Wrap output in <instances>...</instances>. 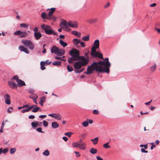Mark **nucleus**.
Listing matches in <instances>:
<instances>
[{"instance_id":"obj_51","label":"nucleus","mask_w":160,"mask_h":160,"mask_svg":"<svg viewBox=\"0 0 160 160\" xmlns=\"http://www.w3.org/2000/svg\"><path fill=\"white\" fill-rule=\"evenodd\" d=\"M152 145V146L150 148L151 149H152L153 148L156 147V145L154 144V142H152L150 143Z\"/></svg>"},{"instance_id":"obj_23","label":"nucleus","mask_w":160,"mask_h":160,"mask_svg":"<svg viewBox=\"0 0 160 160\" xmlns=\"http://www.w3.org/2000/svg\"><path fill=\"white\" fill-rule=\"evenodd\" d=\"M59 125L57 122H53L52 123V127L53 128L55 129L58 128Z\"/></svg>"},{"instance_id":"obj_11","label":"nucleus","mask_w":160,"mask_h":160,"mask_svg":"<svg viewBox=\"0 0 160 160\" xmlns=\"http://www.w3.org/2000/svg\"><path fill=\"white\" fill-rule=\"evenodd\" d=\"M86 65L87 64H85L84 62H82L78 61L74 63L73 67L75 69L78 70L80 69L82 66H84Z\"/></svg>"},{"instance_id":"obj_26","label":"nucleus","mask_w":160,"mask_h":160,"mask_svg":"<svg viewBox=\"0 0 160 160\" xmlns=\"http://www.w3.org/2000/svg\"><path fill=\"white\" fill-rule=\"evenodd\" d=\"M72 33L75 36L80 37L81 35V33L80 32H78L76 31H73L72 32Z\"/></svg>"},{"instance_id":"obj_55","label":"nucleus","mask_w":160,"mask_h":160,"mask_svg":"<svg viewBox=\"0 0 160 160\" xmlns=\"http://www.w3.org/2000/svg\"><path fill=\"white\" fill-rule=\"evenodd\" d=\"M33 31L34 32H38V28L37 27H35L33 29Z\"/></svg>"},{"instance_id":"obj_14","label":"nucleus","mask_w":160,"mask_h":160,"mask_svg":"<svg viewBox=\"0 0 160 160\" xmlns=\"http://www.w3.org/2000/svg\"><path fill=\"white\" fill-rule=\"evenodd\" d=\"M8 84L10 88L12 89H17V85L15 82L11 81H9L8 82Z\"/></svg>"},{"instance_id":"obj_62","label":"nucleus","mask_w":160,"mask_h":160,"mask_svg":"<svg viewBox=\"0 0 160 160\" xmlns=\"http://www.w3.org/2000/svg\"><path fill=\"white\" fill-rule=\"evenodd\" d=\"M74 72L76 73H79L81 72L80 70H74Z\"/></svg>"},{"instance_id":"obj_20","label":"nucleus","mask_w":160,"mask_h":160,"mask_svg":"<svg viewBox=\"0 0 160 160\" xmlns=\"http://www.w3.org/2000/svg\"><path fill=\"white\" fill-rule=\"evenodd\" d=\"M17 82V86L18 87H21V86H25L26 85L25 82L20 79L18 80Z\"/></svg>"},{"instance_id":"obj_6","label":"nucleus","mask_w":160,"mask_h":160,"mask_svg":"<svg viewBox=\"0 0 160 160\" xmlns=\"http://www.w3.org/2000/svg\"><path fill=\"white\" fill-rule=\"evenodd\" d=\"M22 42L25 46L28 48L30 49L33 50L34 49V44L31 41L28 40H22Z\"/></svg>"},{"instance_id":"obj_24","label":"nucleus","mask_w":160,"mask_h":160,"mask_svg":"<svg viewBox=\"0 0 160 160\" xmlns=\"http://www.w3.org/2000/svg\"><path fill=\"white\" fill-rule=\"evenodd\" d=\"M47 62V61H46L45 62L42 61L40 62V66H41V69L42 70H44L46 68L44 67V65L45 64V63Z\"/></svg>"},{"instance_id":"obj_27","label":"nucleus","mask_w":160,"mask_h":160,"mask_svg":"<svg viewBox=\"0 0 160 160\" xmlns=\"http://www.w3.org/2000/svg\"><path fill=\"white\" fill-rule=\"evenodd\" d=\"M45 101V98L43 96L40 98V101L39 102L40 104L42 106L43 105V103Z\"/></svg>"},{"instance_id":"obj_9","label":"nucleus","mask_w":160,"mask_h":160,"mask_svg":"<svg viewBox=\"0 0 160 160\" xmlns=\"http://www.w3.org/2000/svg\"><path fill=\"white\" fill-rule=\"evenodd\" d=\"M90 54L93 57H98L102 59H103L102 54L98 52H97L96 49H91Z\"/></svg>"},{"instance_id":"obj_41","label":"nucleus","mask_w":160,"mask_h":160,"mask_svg":"<svg viewBox=\"0 0 160 160\" xmlns=\"http://www.w3.org/2000/svg\"><path fill=\"white\" fill-rule=\"evenodd\" d=\"M73 134V133L72 132H67L65 133L64 135H65L67 136L68 137H70Z\"/></svg>"},{"instance_id":"obj_8","label":"nucleus","mask_w":160,"mask_h":160,"mask_svg":"<svg viewBox=\"0 0 160 160\" xmlns=\"http://www.w3.org/2000/svg\"><path fill=\"white\" fill-rule=\"evenodd\" d=\"M90 54L93 57H98L102 59H103L102 54L98 52H97L96 49H91Z\"/></svg>"},{"instance_id":"obj_58","label":"nucleus","mask_w":160,"mask_h":160,"mask_svg":"<svg viewBox=\"0 0 160 160\" xmlns=\"http://www.w3.org/2000/svg\"><path fill=\"white\" fill-rule=\"evenodd\" d=\"M55 115H56V113H52L49 114L48 116H51L53 118H54V117H55Z\"/></svg>"},{"instance_id":"obj_13","label":"nucleus","mask_w":160,"mask_h":160,"mask_svg":"<svg viewBox=\"0 0 160 160\" xmlns=\"http://www.w3.org/2000/svg\"><path fill=\"white\" fill-rule=\"evenodd\" d=\"M55 10V8H51L50 9V11L48 14L49 17L52 18V20H55V18L52 15V14L54 13Z\"/></svg>"},{"instance_id":"obj_61","label":"nucleus","mask_w":160,"mask_h":160,"mask_svg":"<svg viewBox=\"0 0 160 160\" xmlns=\"http://www.w3.org/2000/svg\"><path fill=\"white\" fill-rule=\"evenodd\" d=\"M87 120L88 122V123H89L90 124H92L93 122V121L92 120L87 119Z\"/></svg>"},{"instance_id":"obj_1","label":"nucleus","mask_w":160,"mask_h":160,"mask_svg":"<svg viewBox=\"0 0 160 160\" xmlns=\"http://www.w3.org/2000/svg\"><path fill=\"white\" fill-rule=\"evenodd\" d=\"M105 61H99L98 62H94L91 64L88 67L87 71L84 72V73L87 75L92 74L95 71L98 73L109 72V69L107 67Z\"/></svg>"},{"instance_id":"obj_42","label":"nucleus","mask_w":160,"mask_h":160,"mask_svg":"<svg viewBox=\"0 0 160 160\" xmlns=\"http://www.w3.org/2000/svg\"><path fill=\"white\" fill-rule=\"evenodd\" d=\"M67 69L68 72H71L73 70V68L72 67H70L69 65L67 66Z\"/></svg>"},{"instance_id":"obj_60","label":"nucleus","mask_w":160,"mask_h":160,"mask_svg":"<svg viewBox=\"0 0 160 160\" xmlns=\"http://www.w3.org/2000/svg\"><path fill=\"white\" fill-rule=\"evenodd\" d=\"M140 113L141 115H142V114H147L148 113V112H143L142 111H141Z\"/></svg>"},{"instance_id":"obj_3","label":"nucleus","mask_w":160,"mask_h":160,"mask_svg":"<svg viewBox=\"0 0 160 160\" xmlns=\"http://www.w3.org/2000/svg\"><path fill=\"white\" fill-rule=\"evenodd\" d=\"M41 28L45 31V33L47 35L53 34L54 35H56L57 33L55 32L52 29L50 26L47 25L43 24L41 25Z\"/></svg>"},{"instance_id":"obj_45","label":"nucleus","mask_w":160,"mask_h":160,"mask_svg":"<svg viewBox=\"0 0 160 160\" xmlns=\"http://www.w3.org/2000/svg\"><path fill=\"white\" fill-rule=\"evenodd\" d=\"M4 98L5 100L10 99V96L8 94H6L4 96Z\"/></svg>"},{"instance_id":"obj_16","label":"nucleus","mask_w":160,"mask_h":160,"mask_svg":"<svg viewBox=\"0 0 160 160\" xmlns=\"http://www.w3.org/2000/svg\"><path fill=\"white\" fill-rule=\"evenodd\" d=\"M99 41L98 40H95L93 43V46L92 47L91 49H98L99 48Z\"/></svg>"},{"instance_id":"obj_22","label":"nucleus","mask_w":160,"mask_h":160,"mask_svg":"<svg viewBox=\"0 0 160 160\" xmlns=\"http://www.w3.org/2000/svg\"><path fill=\"white\" fill-rule=\"evenodd\" d=\"M102 59L106 61L105 62V63H106L105 64L107 66V67L109 69V68H110V67L111 66V64L109 62V61H108V58H105V59L103 58V59Z\"/></svg>"},{"instance_id":"obj_12","label":"nucleus","mask_w":160,"mask_h":160,"mask_svg":"<svg viewBox=\"0 0 160 160\" xmlns=\"http://www.w3.org/2000/svg\"><path fill=\"white\" fill-rule=\"evenodd\" d=\"M78 60H80V62H84L85 64L87 65L88 63L89 60L88 58H86L84 56H80L79 55L78 58Z\"/></svg>"},{"instance_id":"obj_52","label":"nucleus","mask_w":160,"mask_h":160,"mask_svg":"<svg viewBox=\"0 0 160 160\" xmlns=\"http://www.w3.org/2000/svg\"><path fill=\"white\" fill-rule=\"evenodd\" d=\"M37 131L40 132H44L42 131V128H38L37 129Z\"/></svg>"},{"instance_id":"obj_25","label":"nucleus","mask_w":160,"mask_h":160,"mask_svg":"<svg viewBox=\"0 0 160 160\" xmlns=\"http://www.w3.org/2000/svg\"><path fill=\"white\" fill-rule=\"evenodd\" d=\"M157 65L156 64H154L150 68V70L152 72H154L156 69V68Z\"/></svg>"},{"instance_id":"obj_21","label":"nucleus","mask_w":160,"mask_h":160,"mask_svg":"<svg viewBox=\"0 0 160 160\" xmlns=\"http://www.w3.org/2000/svg\"><path fill=\"white\" fill-rule=\"evenodd\" d=\"M34 36L37 40H38L42 37V35L40 32H34Z\"/></svg>"},{"instance_id":"obj_34","label":"nucleus","mask_w":160,"mask_h":160,"mask_svg":"<svg viewBox=\"0 0 160 160\" xmlns=\"http://www.w3.org/2000/svg\"><path fill=\"white\" fill-rule=\"evenodd\" d=\"M73 61H78L77 59H75L73 57L72 58H68V62L69 63H71Z\"/></svg>"},{"instance_id":"obj_29","label":"nucleus","mask_w":160,"mask_h":160,"mask_svg":"<svg viewBox=\"0 0 160 160\" xmlns=\"http://www.w3.org/2000/svg\"><path fill=\"white\" fill-rule=\"evenodd\" d=\"M62 63V61H57L55 62H54L52 63V64L55 66H59Z\"/></svg>"},{"instance_id":"obj_46","label":"nucleus","mask_w":160,"mask_h":160,"mask_svg":"<svg viewBox=\"0 0 160 160\" xmlns=\"http://www.w3.org/2000/svg\"><path fill=\"white\" fill-rule=\"evenodd\" d=\"M38 123L37 122H32L31 123V125L33 127H36L37 126Z\"/></svg>"},{"instance_id":"obj_7","label":"nucleus","mask_w":160,"mask_h":160,"mask_svg":"<svg viewBox=\"0 0 160 160\" xmlns=\"http://www.w3.org/2000/svg\"><path fill=\"white\" fill-rule=\"evenodd\" d=\"M69 54L72 56L75 59H78V58L80 55L79 51L76 49H73L71 50L69 52Z\"/></svg>"},{"instance_id":"obj_40","label":"nucleus","mask_w":160,"mask_h":160,"mask_svg":"<svg viewBox=\"0 0 160 160\" xmlns=\"http://www.w3.org/2000/svg\"><path fill=\"white\" fill-rule=\"evenodd\" d=\"M82 125L84 127H86L88 125V122L87 120L82 123Z\"/></svg>"},{"instance_id":"obj_36","label":"nucleus","mask_w":160,"mask_h":160,"mask_svg":"<svg viewBox=\"0 0 160 160\" xmlns=\"http://www.w3.org/2000/svg\"><path fill=\"white\" fill-rule=\"evenodd\" d=\"M55 117L54 118L58 120H60L62 118V117L61 115L59 114H56V115H55Z\"/></svg>"},{"instance_id":"obj_37","label":"nucleus","mask_w":160,"mask_h":160,"mask_svg":"<svg viewBox=\"0 0 160 160\" xmlns=\"http://www.w3.org/2000/svg\"><path fill=\"white\" fill-rule=\"evenodd\" d=\"M43 154L45 156H48L50 154L49 151L48 150H46L43 152Z\"/></svg>"},{"instance_id":"obj_5","label":"nucleus","mask_w":160,"mask_h":160,"mask_svg":"<svg viewBox=\"0 0 160 160\" xmlns=\"http://www.w3.org/2000/svg\"><path fill=\"white\" fill-rule=\"evenodd\" d=\"M22 108H25L22 110H38L39 108L36 105H31L30 106L29 104H26L23 105L22 107H18V109L20 110Z\"/></svg>"},{"instance_id":"obj_57","label":"nucleus","mask_w":160,"mask_h":160,"mask_svg":"<svg viewBox=\"0 0 160 160\" xmlns=\"http://www.w3.org/2000/svg\"><path fill=\"white\" fill-rule=\"evenodd\" d=\"M141 151L143 153H147L148 152V151H146L145 150V149L142 148L141 149Z\"/></svg>"},{"instance_id":"obj_32","label":"nucleus","mask_w":160,"mask_h":160,"mask_svg":"<svg viewBox=\"0 0 160 160\" xmlns=\"http://www.w3.org/2000/svg\"><path fill=\"white\" fill-rule=\"evenodd\" d=\"M72 41L74 44L75 45H78L80 42V40H78L77 38L73 39Z\"/></svg>"},{"instance_id":"obj_53","label":"nucleus","mask_w":160,"mask_h":160,"mask_svg":"<svg viewBox=\"0 0 160 160\" xmlns=\"http://www.w3.org/2000/svg\"><path fill=\"white\" fill-rule=\"evenodd\" d=\"M5 103L8 105H9L11 104V101L10 99L8 100H5Z\"/></svg>"},{"instance_id":"obj_35","label":"nucleus","mask_w":160,"mask_h":160,"mask_svg":"<svg viewBox=\"0 0 160 160\" xmlns=\"http://www.w3.org/2000/svg\"><path fill=\"white\" fill-rule=\"evenodd\" d=\"M97 150L96 149L92 148L90 150V152L92 154H95L97 152Z\"/></svg>"},{"instance_id":"obj_39","label":"nucleus","mask_w":160,"mask_h":160,"mask_svg":"<svg viewBox=\"0 0 160 160\" xmlns=\"http://www.w3.org/2000/svg\"><path fill=\"white\" fill-rule=\"evenodd\" d=\"M89 36H85L82 38V39L84 41H88L89 40Z\"/></svg>"},{"instance_id":"obj_50","label":"nucleus","mask_w":160,"mask_h":160,"mask_svg":"<svg viewBox=\"0 0 160 160\" xmlns=\"http://www.w3.org/2000/svg\"><path fill=\"white\" fill-rule=\"evenodd\" d=\"M8 149L7 148H5L3 149V150H2V152L3 153H7V152L8 151Z\"/></svg>"},{"instance_id":"obj_59","label":"nucleus","mask_w":160,"mask_h":160,"mask_svg":"<svg viewBox=\"0 0 160 160\" xmlns=\"http://www.w3.org/2000/svg\"><path fill=\"white\" fill-rule=\"evenodd\" d=\"M110 5V3L109 2H108L107 4H106V5H105L104 6V8H107Z\"/></svg>"},{"instance_id":"obj_4","label":"nucleus","mask_w":160,"mask_h":160,"mask_svg":"<svg viewBox=\"0 0 160 160\" xmlns=\"http://www.w3.org/2000/svg\"><path fill=\"white\" fill-rule=\"evenodd\" d=\"M51 53H54L58 56H62L64 54V51L62 49H59L56 46H53L51 48Z\"/></svg>"},{"instance_id":"obj_43","label":"nucleus","mask_w":160,"mask_h":160,"mask_svg":"<svg viewBox=\"0 0 160 160\" xmlns=\"http://www.w3.org/2000/svg\"><path fill=\"white\" fill-rule=\"evenodd\" d=\"M62 28H64L67 31H69L71 30L70 28L68 27L67 24Z\"/></svg>"},{"instance_id":"obj_18","label":"nucleus","mask_w":160,"mask_h":160,"mask_svg":"<svg viewBox=\"0 0 160 160\" xmlns=\"http://www.w3.org/2000/svg\"><path fill=\"white\" fill-rule=\"evenodd\" d=\"M30 98L33 99V101L36 104H37V99L38 97V95L32 93L30 96Z\"/></svg>"},{"instance_id":"obj_33","label":"nucleus","mask_w":160,"mask_h":160,"mask_svg":"<svg viewBox=\"0 0 160 160\" xmlns=\"http://www.w3.org/2000/svg\"><path fill=\"white\" fill-rule=\"evenodd\" d=\"M59 43L62 46L64 47H65L68 45L67 43L64 42L61 39L59 40Z\"/></svg>"},{"instance_id":"obj_44","label":"nucleus","mask_w":160,"mask_h":160,"mask_svg":"<svg viewBox=\"0 0 160 160\" xmlns=\"http://www.w3.org/2000/svg\"><path fill=\"white\" fill-rule=\"evenodd\" d=\"M16 151L15 148H12L10 150V153L11 154L14 153Z\"/></svg>"},{"instance_id":"obj_49","label":"nucleus","mask_w":160,"mask_h":160,"mask_svg":"<svg viewBox=\"0 0 160 160\" xmlns=\"http://www.w3.org/2000/svg\"><path fill=\"white\" fill-rule=\"evenodd\" d=\"M12 79H15L16 80V82H17L18 81V80H19V79L18 78V77L17 75H16L14 76L13 78Z\"/></svg>"},{"instance_id":"obj_10","label":"nucleus","mask_w":160,"mask_h":160,"mask_svg":"<svg viewBox=\"0 0 160 160\" xmlns=\"http://www.w3.org/2000/svg\"><path fill=\"white\" fill-rule=\"evenodd\" d=\"M29 32V31L27 32L25 31H22L18 30L14 32L13 34L15 35H18L19 38H24L26 37L28 34V33Z\"/></svg>"},{"instance_id":"obj_54","label":"nucleus","mask_w":160,"mask_h":160,"mask_svg":"<svg viewBox=\"0 0 160 160\" xmlns=\"http://www.w3.org/2000/svg\"><path fill=\"white\" fill-rule=\"evenodd\" d=\"M74 153H75V154H76L77 155H76V157H79L81 155L79 153V152H77V151H75L74 152Z\"/></svg>"},{"instance_id":"obj_15","label":"nucleus","mask_w":160,"mask_h":160,"mask_svg":"<svg viewBox=\"0 0 160 160\" xmlns=\"http://www.w3.org/2000/svg\"><path fill=\"white\" fill-rule=\"evenodd\" d=\"M68 24L69 27L75 28H77L78 26L77 22H76L69 21L68 22Z\"/></svg>"},{"instance_id":"obj_31","label":"nucleus","mask_w":160,"mask_h":160,"mask_svg":"<svg viewBox=\"0 0 160 160\" xmlns=\"http://www.w3.org/2000/svg\"><path fill=\"white\" fill-rule=\"evenodd\" d=\"M67 24V22L66 21H64L62 22H61L59 23L60 26L62 28H63Z\"/></svg>"},{"instance_id":"obj_47","label":"nucleus","mask_w":160,"mask_h":160,"mask_svg":"<svg viewBox=\"0 0 160 160\" xmlns=\"http://www.w3.org/2000/svg\"><path fill=\"white\" fill-rule=\"evenodd\" d=\"M20 26L21 27H24L26 28H27L28 27V25L25 23L20 24Z\"/></svg>"},{"instance_id":"obj_38","label":"nucleus","mask_w":160,"mask_h":160,"mask_svg":"<svg viewBox=\"0 0 160 160\" xmlns=\"http://www.w3.org/2000/svg\"><path fill=\"white\" fill-rule=\"evenodd\" d=\"M109 142H108L104 144L103 145V147L104 148H109L111 147L108 145V143Z\"/></svg>"},{"instance_id":"obj_19","label":"nucleus","mask_w":160,"mask_h":160,"mask_svg":"<svg viewBox=\"0 0 160 160\" xmlns=\"http://www.w3.org/2000/svg\"><path fill=\"white\" fill-rule=\"evenodd\" d=\"M19 49L21 51L27 54H28L29 53V52L28 49L23 46L19 47Z\"/></svg>"},{"instance_id":"obj_30","label":"nucleus","mask_w":160,"mask_h":160,"mask_svg":"<svg viewBox=\"0 0 160 160\" xmlns=\"http://www.w3.org/2000/svg\"><path fill=\"white\" fill-rule=\"evenodd\" d=\"M97 21V18L92 19L90 20H87V22L90 23H93L96 22Z\"/></svg>"},{"instance_id":"obj_48","label":"nucleus","mask_w":160,"mask_h":160,"mask_svg":"<svg viewBox=\"0 0 160 160\" xmlns=\"http://www.w3.org/2000/svg\"><path fill=\"white\" fill-rule=\"evenodd\" d=\"M43 126L45 127H47L48 126V122L47 121L45 120H43Z\"/></svg>"},{"instance_id":"obj_56","label":"nucleus","mask_w":160,"mask_h":160,"mask_svg":"<svg viewBox=\"0 0 160 160\" xmlns=\"http://www.w3.org/2000/svg\"><path fill=\"white\" fill-rule=\"evenodd\" d=\"M80 45L82 47L84 48L85 47V45L84 42H80Z\"/></svg>"},{"instance_id":"obj_63","label":"nucleus","mask_w":160,"mask_h":160,"mask_svg":"<svg viewBox=\"0 0 160 160\" xmlns=\"http://www.w3.org/2000/svg\"><path fill=\"white\" fill-rule=\"evenodd\" d=\"M37 122L38 123L37 124V126H41L42 125V123L41 122Z\"/></svg>"},{"instance_id":"obj_2","label":"nucleus","mask_w":160,"mask_h":160,"mask_svg":"<svg viewBox=\"0 0 160 160\" xmlns=\"http://www.w3.org/2000/svg\"><path fill=\"white\" fill-rule=\"evenodd\" d=\"M72 146L73 148H78L80 149L85 150L86 148V144L82 139L77 142H73Z\"/></svg>"},{"instance_id":"obj_17","label":"nucleus","mask_w":160,"mask_h":160,"mask_svg":"<svg viewBox=\"0 0 160 160\" xmlns=\"http://www.w3.org/2000/svg\"><path fill=\"white\" fill-rule=\"evenodd\" d=\"M41 17L43 19H47L49 20H52V18L49 17L48 14H47L45 12H43L42 13Z\"/></svg>"},{"instance_id":"obj_64","label":"nucleus","mask_w":160,"mask_h":160,"mask_svg":"<svg viewBox=\"0 0 160 160\" xmlns=\"http://www.w3.org/2000/svg\"><path fill=\"white\" fill-rule=\"evenodd\" d=\"M62 139L65 142L67 141L68 140V138L65 136L63 137Z\"/></svg>"},{"instance_id":"obj_28","label":"nucleus","mask_w":160,"mask_h":160,"mask_svg":"<svg viewBox=\"0 0 160 160\" xmlns=\"http://www.w3.org/2000/svg\"><path fill=\"white\" fill-rule=\"evenodd\" d=\"M91 141L93 142V144L96 145L97 143L98 142V137H96L94 139H91Z\"/></svg>"}]
</instances>
